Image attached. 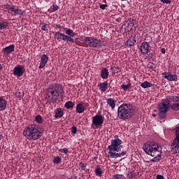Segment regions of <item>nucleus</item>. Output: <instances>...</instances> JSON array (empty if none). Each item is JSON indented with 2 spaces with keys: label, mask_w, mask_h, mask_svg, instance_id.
<instances>
[{
  "label": "nucleus",
  "mask_w": 179,
  "mask_h": 179,
  "mask_svg": "<svg viewBox=\"0 0 179 179\" xmlns=\"http://www.w3.org/2000/svg\"><path fill=\"white\" fill-rule=\"evenodd\" d=\"M127 177L129 179H135L136 178V175L135 174V171H127Z\"/></svg>",
  "instance_id": "obj_23"
},
{
  "label": "nucleus",
  "mask_w": 179,
  "mask_h": 179,
  "mask_svg": "<svg viewBox=\"0 0 179 179\" xmlns=\"http://www.w3.org/2000/svg\"><path fill=\"white\" fill-rule=\"evenodd\" d=\"M150 48V45H149V43L148 42L144 41L141 43V45L140 47V51L143 54V55H146L149 52V50Z\"/></svg>",
  "instance_id": "obj_13"
},
{
  "label": "nucleus",
  "mask_w": 179,
  "mask_h": 179,
  "mask_svg": "<svg viewBox=\"0 0 179 179\" xmlns=\"http://www.w3.org/2000/svg\"><path fill=\"white\" fill-rule=\"evenodd\" d=\"M8 22H0V30H3L8 27Z\"/></svg>",
  "instance_id": "obj_29"
},
{
  "label": "nucleus",
  "mask_w": 179,
  "mask_h": 179,
  "mask_svg": "<svg viewBox=\"0 0 179 179\" xmlns=\"http://www.w3.org/2000/svg\"><path fill=\"white\" fill-rule=\"evenodd\" d=\"M73 106H75V103L72 101H67L65 105H64V107L66 108H73Z\"/></svg>",
  "instance_id": "obj_26"
},
{
  "label": "nucleus",
  "mask_w": 179,
  "mask_h": 179,
  "mask_svg": "<svg viewBox=\"0 0 179 179\" xmlns=\"http://www.w3.org/2000/svg\"><path fill=\"white\" fill-rule=\"evenodd\" d=\"M173 101V96L168 95L158 104L159 117L160 120H163L167 117V113L170 110V106Z\"/></svg>",
  "instance_id": "obj_5"
},
{
  "label": "nucleus",
  "mask_w": 179,
  "mask_h": 179,
  "mask_svg": "<svg viewBox=\"0 0 179 179\" xmlns=\"http://www.w3.org/2000/svg\"><path fill=\"white\" fill-rule=\"evenodd\" d=\"M43 128L37 126L36 124H29L23 131V135L28 141H37L41 138L43 135Z\"/></svg>",
  "instance_id": "obj_3"
},
{
  "label": "nucleus",
  "mask_w": 179,
  "mask_h": 179,
  "mask_svg": "<svg viewBox=\"0 0 179 179\" xmlns=\"http://www.w3.org/2000/svg\"><path fill=\"white\" fill-rule=\"evenodd\" d=\"M88 106H89V103H86L84 104V107H85V110H86V108Z\"/></svg>",
  "instance_id": "obj_47"
},
{
  "label": "nucleus",
  "mask_w": 179,
  "mask_h": 179,
  "mask_svg": "<svg viewBox=\"0 0 179 179\" xmlns=\"http://www.w3.org/2000/svg\"><path fill=\"white\" fill-rule=\"evenodd\" d=\"M13 51H15V45H10L3 49V54L9 55V54H12Z\"/></svg>",
  "instance_id": "obj_15"
},
{
  "label": "nucleus",
  "mask_w": 179,
  "mask_h": 179,
  "mask_svg": "<svg viewBox=\"0 0 179 179\" xmlns=\"http://www.w3.org/2000/svg\"><path fill=\"white\" fill-rule=\"evenodd\" d=\"M143 150L146 155H149V156L154 157L151 159V162L157 163L161 160L162 148H160V145L155 141H147L143 145Z\"/></svg>",
  "instance_id": "obj_1"
},
{
  "label": "nucleus",
  "mask_w": 179,
  "mask_h": 179,
  "mask_svg": "<svg viewBox=\"0 0 179 179\" xmlns=\"http://www.w3.org/2000/svg\"><path fill=\"white\" fill-rule=\"evenodd\" d=\"M83 41L84 44H85V45L93 48L101 47L103 44V43H101V41L93 37H85Z\"/></svg>",
  "instance_id": "obj_8"
},
{
  "label": "nucleus",
  "mask_w": 179,
  "mask_h": 179,
  "mask_svg": "<svg viewBox=\"0 0 179 179\" xmlns=\"http://www.w3.org/2000/svg\"><path fill=\"white\" fill-rule=\"evenodd\" d=\"M135 43H136L135 37L130 36L129 39L126 41L125 45H127V47H134V45H135Z\"/></svg>",
  "instance_id": "obj_16"
},
{
  "label": "nucleus",
  "mask_w": 179,
  "mask_h": 179,
  "mask_svg": "<svg viewBox=\"0 0 179 179\" xmlns=\"http://www.w3.org/2000/svg\"><path fill=\"white\" fill-rule=\"evenodd\" d=\"M35 121L37 124H43V117L41 115H38L35 117Z\"/></svg>",
  "instance_id": "obj_28"
},
{
  "label": "nucleus",
  "mask_w": 179,
  "mask_h": 179,
  "mask_svg": "<svg viewBox=\"0 0 179 179\" xmlns=\"http://www.w3.org/2000/svg\"><path fill=\"white\" fill-rule=\"evenodd\" d=\"M95 173L96 176L98 177H101V175L103 174V171H101V168L97 167L95 169Z\"/></svg>",
  "instance_id": "obj_27"
},
{
  "label": "nucleus",
  "mask_w": 179,
  "mask_h": 179,
  "mask_svg": "<svg viewBox=\"0 0 179 179\" xmlns=\"http://www.w3.org/2000/svg\"><path fill=\"white\" fill-rule=\"evenodd\" d=\"M162 78H164V79H166L169 82H177L178 80L177 74H171V72L162 73Z\"/></svg>",
  "instance_id": "obj_11"
},
{
  "label": "nucleus",
  "mask_w": 179,
  "mask_h": 179,
  "mask_svg": "<svg viewBox=\"0 0 179 179\" xmlns=\"http://www.w3.org/2000/svg\"><path fill=\"white\" fill-rule=\"evenodd\" d=\"M161 2H162V3H166V4H169V3H171V0H160Z\"/></svg>",
  "instance_id": "obj_43"
},
{
  "label": "nucleus",
  "mask_w": 179,
  "mask_h": 179,
  "mask_svg": "<svg viewBox=\"0 0 179 179\" xmlns=\"http://www.w3.org/2000/svg\"><path fill=\"white\" fill-rule=\"evenodd\" d=\"M112 179H125V176L121 174H117L113 176Z\"/></svg>",
  "instance_id": "obj_32"
},
{
  "label": "nucleus",
  "mask_w": 179,
  "mask_h": 179,
  "mask_svg": "<svg viewBox=\"0 0 179 179\" xmlns=\"http://www.w3.org/2000/svg\"><path fill=\"white\" fill-rule=\"evenodd\" d=\"M147 55H148V59H152V58H153V57H155V54L153 52H150V50H148Z\"/></svg>",
  "instance_id": "obj_36"
},
{
  "label": "nucleus",
  "mask_w": 179,
  "mask_h": 179,
  "mask_svg": "<svg viewBox=\"0 0 179 179\" xmlns=\"http://www.w3.org/2000/svg\"><path fill=\"white\" fill-rule=\"evenodd\" d=\"M121 88L123 89V90H124V92H127V90H128V89H131V83H129L127 85H122Z\"/></svg>",
  "instance_id": "obj_31"
},
{
  "label": "nucleus",
  "mask_w": 179,
  "mask_h": 179,
  "mask_svg": "<svg viewBox=\"0 0 179 179\" xmlns=\"http://www.w3.org/2000/svg\"><path fill=\"white\" fill-rule=\"evenodd\" d=\"M2 69H3V66L1 64H0V71Z\"/></svg>",
  "instance_id": "obj_48"
},
{
  "label": "nucleus",
  "mask_w": 179,
  "mask_h": 179,
  "mask_svg": "<svg viewBox=\"0 0 179 179\" xmlns=\"http://www.w3.org/2000/svg\"><path fill=\"white\" fill-rule=\"evenodd\" d=\"M2 138H3V136H2V135H0V141L2 139Z\"/></svg>",
  "instance_id": "obj_51"
},
{
  "label": "nucleus",
  "mask_w": 179,
  "mask_h": 179,
  "mask_svg": "<svg viewBox=\"0 0 179 179\" xmlns=\"http://www.w3.org/2000/svg\"><path fill=\"white\" fill-rule=\"evenodd\" d=\"M6 106H8V101L3 97H0V111L6 110Z\"/></svg>",
  "instance_id": "obj_17"
},
{
  "label": "nucleus",
  "mask_w": 179,
  "mask_h": 179,
  "mask_svg": "<svg viewBox=\"0 0 179 179\" xmlns=\"http://www.w3.org/2000/svg\"><path fill=\"white\" fill-rule=\"evenodd\" d=\"M173 103H179V96H173Z\"/></svg>",
  "instance_id": "obj_42"
},
{
  "label": "nucleus",
  "mask_w": 179,
  "mask_h": 179,
  "mask_svg": "<svg viewBox=\"0 0 179 179\" xmlns=\"http://www.w3.org/2000/svg\"><path fill=\"white\" fill-rule=\"evenodd\" d=\"M13 72L15 76H17L18 78H20V76H22L23 73H24V66H15L13 69Z\"/></svg>",
  "instance_id": "obj_12"
},
{
  "label": "nucleus",
  "mask_w": 179,
  "mask_h": 179,
  "mask_svg": "<svg viewBox=\"0 0 179 179\" xmlns=\"http://www.w3.org/2000/svg\"><path fill=\"white\" fill-rule=\"evenodd\" d=\"M156 179H164V176L162 175H157Z\"/></svg>",
  "instance_id": "obj_45"
},
{
  "label": "nucleus",
  "mask_w": 179,
  "mask_h": 179,
  "mask_svg": "<svg viewBox=\"0 0 179 179\" xmlns=\"http://www.w3.org/2000/svg\"><path fill=\"white\" fill-rule=\"evenodd\" d=\"M76 132H78V129L76 128V127L73 126L71 127V134L72 135H75V134H76Z\"/></svg>",
  "instance_id": "obj_40"
},
{
  "label": "nucleus",
  "mask_w": 179,
  "mask_h": 179,
  "mask_svg": "<svg viewBox=\"0 0 179 179\" xmlns=\"http://www.w3.org/2000/svg\"><path fill=\"white\" fill-rule=\"evenodd\" d=\"M114 138L115 139L111 140L110 145L108 147V150H109L108 157H110V159H117V157L125 156V155H127V151L121 152V149L124 148V145H122V140L118 138V135H115ZM116 152H121L118 153Z\"/></svg>",
  "instance_id": "obj_2"
},
{
  "label": "nucleus",
  "mask_w": 179,
  "mask_h": 179,
  "mask_svg": "<svg viewBox=\"0 0 179 179\" xmlns=\"http://www.w3.org/2000/svg\"><path fill=\"white\" fill-rule=\"evenodd\" d=\"M106 103H107L108 106H109V107H110V108L112 110H114V108H115V103H117V101H115L113 98H108L107 99Z\"/></svg>",
  "instance_id": "obj_20"
},
{
  "label": "nucleus",
  "mask_w": 179,
  "mask_h": 179,
  "mask_svg": "<svg viewBox=\"0 0 179 179\" xmlns=\"http://www.w3.org/2000/svg\"><path fill=\"white\" fill-rule=\"evenodd\" d=\"M80 167L81 168V170H86V165H85V164H83V162H80Z\"/></svg>",
  "instance_id": "obj_41"
},
{
  "label": "nucleus",
  "mask_w": 179,
  "mask_h": 179,
  "mask_svg": "<svg viewBox=\"0 0 179 179\" xmlns=\"http://www.w3.org/2000/svg\"><path fill=\"white\" fill-rule=\"evenodd\" d=\"M48 62V56L47 55H43L41 57V62L39 65V69H43L44 66H45V64Z\"/></svg>",
  "instance_id": "obj_14"
},
{
  "label": "nucleus",
  "mask_w": 179,
  "mask_h": 179,
  "mask_svg": "<svg viewBox=\"0 0 179 179\" xmlns=\"http://www.w3.org/2000/svg\"><path fill=\"white\" fill-rule=\"evenodd\" d=\"M66 34L65 35L59 31H57L55 34V37L57 40H63V41H66L67 43H75V40L73 38L76 36V33L73 32V31L71 29L65 28Z\"/></svg>",
  "instance_id": "obj_7"
},
{
  "label": "nucleus",
  "mask_w": 179,
  "mask_h": 179,
  "mask_svg": "<svg viewBox=\"0 0 179 179\" xmlns=\"http://www.w3.org/2000/svg\"><path fill=\"white\" fill-rule=\"evenodd\" d=\"M101 76L102 79H108V70L106 68L102 69L101 71Z\"/></svg>",
  "instance_id": "obj_22"
},
{
  "label": "nucleus",
  "mask_w": 179,
  "mask_h": 179,
  "mask_svg": "<svg viewBox=\"0 0 179 179\" xmlns=\"http://www.w3.org/2000/svg\"><path fill=\"white\" fill-rule=\"evenodd\" d=\"M135 113L134 106L131 103H123L118 107L117 117L122 120V121H127L129 118H132Z\"/></svg>",
  "instance_id": "obj_4"
},
{
  "label": "nucleus",
  "mask_w": 179,
  "mask_h": 179,
  "mask_svg": "<svg viewBox=\"0 0 179 179\" xmlns=\"http://www.w3.org/2000/svg\"><path fill=\"white\" fill-rule=\"evenodd\" d=\"M40 24L43 25L41 27V30H43V31H48V27H50V26H48V24L41 23Z\"/></svg>",
  "instance_id": "obj_30"
},
{
  "label": "nucleus",
  "mask_w": 179,
  "mask_h": 179,
  "mask_svg": "<svg viewBox=\"0 0 179 179\" xmlns=\"http://www.w3.org/2000/svg\"><path fill=\"white\" fill-rule=\"evenodd\" d=\"M15 96L17 99H19V100H22V98L23 97V92H16Z\"/></svg>",
  "instance_id": "obj_35"
},
{
  "label": "nucleus",
  "mask_w": 179,
  "mask_h": 179,
  "mask_svg": "<svg viewBox=\"0 0 179 179\" xmlns=\"http://www.w3.org/2000/svg\"><path fill=\"white\" fill-rule=\"evenodd\" d=\"M62 93H64L62 85H54L52 87L48 89L46 99H48L50 103H55Z\"/></svg>",
  "instance_id": "obj_6"
},
{
  "label": "nucleus",
  "mask_w": 179,
  "mask_h": 179,
  "mask_svg": "<svg viewBox=\"0 0 179 179\" xmlns=\"http://www.w3.org/2000/svg\"><path fill=\"white\" fill-rule=\"evenodd\" d=\"M147 68L151 71H155V64L150 62L147 65Z\"/></svg>",
  "instance_id": "obj_33"
},
{
  "label": "nucleus",
  "mask_w": 179,
  "mask_h": 179,
  "mask_svg": "<svg viewBox=\"0 0 179 179\" xmlns=\"http://www.w3.org/2000/svg\"><path fill=\"white\" fill-rule=\"evenodd\" d=\"M141 87L143 89H148V87H152L153 84L149 83V81H145L144 83L141 84Z\"/></svg>",
  "instance_id": "obj_24"
},
{
  "label": "nucleus",
  "mask_w": 179,
  "mask_h": 179,
  "mask_svg": "<svg viewBox=\"0 0 179 179\" xmlns=\"http://www.w3.org/2000/svg\"><path fill=\"white\" fill-rule=\"evenodd\" d=\"M85 110L86 108H85L84 105H83L82 103L77 104L76 109V113H78V114H82V113H85Z\"/></svg>",
  "instance_id": "obj_21"
},
{
  "label": "nucleus",
  "mask_w": 179,
  "mask_h": 179,
  "mask_svg": "<svg viewBox=\"0 0 179 179\" xmlns=\"http://www.w3.org/2000/svg\"><path fill=\"white\" fill-rule=\"evenodd\" d=\"M170 108H171L173 111H179V102L172 103V104L170 106Z\"/></svg>",
  "instance_id": "obj_25"
},
{
  "label": "nucleus",
  "mask_w": 179,
  "mask_h": 179,
  "mask_svg": "<svg viewBox=\"0 0 179 179\" xmlns=\"http://www.w3.org/2000/svg\"><path fill=\"white\" fill-rule=\"evenodd\" d=\"M104 3H107V1L106 0H103Z\"/></svg>",
  "instance_id": "obj_52"
},
{
  "label": "nucleus",
  "mask_w": 179,
  "mask_h": 179,
  "mask_svg": "<svg viewBox=\"0 0 179 179\" xmlns=\"http://www.w3.org/2000/svg\"><path fill=\"white\" fill-rule=\"evenodd\" d=\"M51 9L53 12H55V10H58V9H59V6H58L57 4H53L51 6Z\"/></svg>",
  "instance_id": "obj_37"
},
{
  "label": "nucleus",
  "mask_w": 179,
  "mask_h": 179,
  "mask_svg": "<svg viewBox=\"0 0 179 179\" xmlns=\"http://www.w3.org/2000/svg\"><path fill=\"white\" fill-rule=\"evenodd\" d=\"M57 27H58L59 29H61V24H57L56 25Z\"/></svg>",
  "instance_id": "obj_49"
},
{
  "label": "nucleus",
  "mask_w": 179,
  "mask_h": 179,
  "mask_svg": "<svg viewBox=\"0 0 179 179\" xmlns=\"http://www.w3.org/2000/svg\"><path fill=\"white\" fill-rule=\"evenodd\" d=\"M53 163H55V164H59V163H61V157H55L53 159Z\"/></svg>",
  "instance_id": "obj_34"
},
{
  "label": "nucleus",
  "mask_w": 179,
  "mask_h": 179,
  "mask_svg": "<svg viewBox=\"0 0 179 179\" xmlns=\"http://www.w3.org/2000/svg\"><path fill=\"white\" fill-rule=\"evenodd\" d=\"M64 117V110H62V108H57L55 110V118H62Z\"/></svg>",
  "instance_id": "obj_18"
},
{
  "label": "nucleus",
  "mask_w": 179,
  "mask_h": 179,
  "mask_svg": "<svg viewBox=\"0 0 179 179\" xmlns=\"http://www.w3.org/2000/svg\"><path fill=\"white\" fill-rule=\"evenodd\" d=\"M127 26H130L131 29L134 27V20H129V21L127 22Z\"/></svg>",
  "instance_id": "obj_38"
},
{
  "label": "nucleus",
  "mask_w": 179,
  "mask_h": 179,
  "mask_svg": "<svg viewBox=\"0 0 179 179\" xmlns=\"http://www.w3.org/2000/svg\"><path fill=\"white\" fill-rule=\"evenodd\" d=\"M98 87H99L101 92H106L107 90V88L108 87V81H105L103 83H99Z\"/></svg>",
  "instance_id": "obj_19"
},
{
  "label": "nucleus",
  "mask_w": 179,
  "mask_h": 179,
  "mask_svg": "<svg viewBox=\"0 0 179 179\" xmlns=\"http://www.w3.org/2000/svg\"><path fill=\"white\" fill-rule=\"evenodd\" d=\"M59 152H60V153H64V155H66L69 151L68 150V148H61L59 150Z\"/></svg>",
  "instance_id": "obj_39"
},
{
  "label": "nucleus",
  "mask_w": 179,
  "mask_h": 179,
  "mask_svg": "<svg viewBox=\"0 0 179 179\" xmlns=\"http://www.w3.org/2000/svg\"><path fill=\"white\" fill-rule=\"evenodd\" d=\"M122 1H127V0H122Z\"/></svg>",
  "instance_id": "obj_54"
},
{
  "label": "nucleus",
  "mask_w": 179,
  "mask_h": 179,
  "mask_svg": "<svg viewBox=\"0 0 179 179\" xmlns=\"http://www.w3.org/2000/svg\"><path fill=\"white\" fill-rule=\"evenodd\" d=\"M152 117H156V114L155 113H152Z\"/></svg>",
  "instance_id": "obj_50"
},
{
  "label": "nucleus",
  "mask_w": 179,
  "mask_h": 179,
  "mask_svg": "<svg viewBox=\"0 0 179 179\" xmlns=\"http://www.w3.org/2000/svg\"><path fill=\"white\" fill-rule=\"evenodd\" d=\"M161 52H162V54H166V49L165 48H162L161 49Z\"/></svg>",
  "instance_id": "obj_46"
},
{
  "label": "nucleus",
  "mask_w": 179,
  "mask_h": 179,
  "mask_svg": "<svg viewBox=\"0 0 179 179\" xmlns=\"http://www.w3.org/2000/svg\"><path fill=\"white\" fill-rule=\"evenodd\" d=\"M103 124H104V116L102 115H96L92 117V127L94 125L96 128H101V127H103Z\"/></svg>",
  "instance_id": "obj_10"
},
{
  "label": "nucleus",
  "mask_w": 179,
  "mask_h": 179,
  "mask_svg": "<svg viewBox=\"0 0 179 179\" xmlns=\"http://www.w3.org/2000/svg\"><path fill=\"white\" fill-rule=\"evenodd\" d=\"M117 69H119V70H120V67H117Z\"/></svg>",
  "instance_id": "obj_53"
},
{
  "label": "nucleus",
  "mask_w": 179,
  "mask_h": 179,
  "mask_svg": "<svg viewBox=\"0 0 179 179\" xmlns=\"http://www.w3.org/2000/svg\"><path fill=\"white\" fill-rule=\"evenodd\" d=\"M3 9H6L8 10V13L13 15V16H16V15H19L20 16H23L24 15V11H22V9L16 8L15 6L10 4H4L2 6Z\"/></svg>",
  "instance_id": "obj_9"
},
{
  "label": "nucleus",
  "mask_w": 179,
  "mask_h": 179,
  "mask_svg": "<svg viewBox=\"0 0 179 179\" xmlns=\"http://www.w3.org/2000/svg\"><path fill=\"white\" fill-rule=\"evenodd\" d=\"M107 4H101V5H100V8H101V9H103V10H104V9H106V8H107Z\"/></svg>",
  "instance_id": "obj_44"
}]
</instances>
